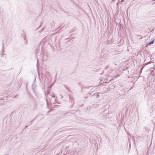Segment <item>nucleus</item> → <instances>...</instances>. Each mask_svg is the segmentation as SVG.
Listing matches in <instances>:
<instances>
[{
    "mask_svg": "<svg viewBox=\"0 0 155 155\" xmlns=\"http://www.w3.org/2000/svg\"><path fill=\"white\" fill-rule=\"evenodd\" d=\"M7 41V39H4V40H3L2 41L3 46L2 51L0 54V55L1 57H3V54L5 55V54L3 53L4 51V45L5 44H6Z\"/></svg>",
    "mask_w": 155,
    "mask_h": 155,
    "instance_id": "f257e3e1",
    "label": "nucleus"
},
{
    "mask_svg": "<svg viewBox=\"0 0 155 155\" xmlns=\"http://www.w3.org/2000/svg\"><path fill=\"white\" fill-rule=\"evenodd\" d=\"M150 64V65L149 66V67H153V69L154 70H155V68H154V67L155 65L153 62H152L151 61L148 62L147 63H145L144 64V66H146L148 64Z\"/></svg>",
    "mask_w": 155,
    "mask_h": 155,
    "instance_id": "f03ea898",
    "label": "nucleus"
},
{
    "mask_svg": "<svg viewBox=\"0 0 155 155\" xmlns=\"http://www.w3.org/2000/svg\"><path fill=\"white\" fill-rule=\"evenodd\" d=\"M36 78L35 77L34 79V82L32 85V88L34 93H35V91H36L35 89L36 87V85L35 83V82L36 81Z\"/></svg>",
    "mask_w": 155,
    "mask_h": 155,
    "instance_id": "7ed1b4c3",
    "label": "nucleus"
},
{
    "mask_svg": "<svg viewBox=\"0 0 155 155\" xmlns=\"http://www.w3.org/2000/svg\"><path fill=\"white\" fill-rule=\"evenodd\" d=\"M36 96L38 98H40L41 97V96L39 94H37L36 93V91H35V93H34Z\"/></svg>",
    "mask_w": 155,
    "mask_h": 155,
    "instance_id": "20e7f679",
    "label": "nucleus"
},
{
    "mask_svg": "<svg viewBox=\"0 0 155 155\" xmlns=\"http://www.w3.org/2000/svg\"><path fill=\"white\" fill-rule=\"evenodd\" d=\"M154 40L155 39H153V40H152L151 42H150L149 43H147V45L145 47H147L148 45H150L151 44H153L154 42Z\"/></svg>",
    "mask_w": 155,
    "mask_h": 155,
    "instance_id": "39448f33",
    "label": "nucleus"
},
{
    "mask_svg": "<svg viewBox=\"0 0 155 155\" xmlns=\"http://www.w3.org/2000/svg\"><path fill=\"white\" fill-rule=\"evenodd\" d=\"M151 71L150 76H152L154 77V71L153 70H150Z\"/></svg>",
    "mask_w": 155,
    "mask_h": 155,
    "instance_id": "423d86ee",
    "label": "nucleus"
},
{
    "mask_svg": "<svg viewBox=\"0 0 155 155\" xmlns=\"http://www.w3.org/2000/svg\"><path fill=\"white\" fill-rule=\"evenodd\" d=\"M49 93H50V91H48V90L46 92H45V96L46 97H47L48 95L49 94Z\"/></svg>",
    "mask_w": 155,
    "mask_h": 155,
    "instance_id": "0eeeda50",
    "label": "nucleus"
},
{
    "mask_svg": "<svg viewBox=\"0 0 155 155\" xmlns=\"http://www.w3.org/2000/svg\"><path fill=\"white\" fill-rule=\"evenodd\" d=\"M155 1V0H152L151 1V2L152 3V5L154 4L155 2H154Z\"/></svg>",
    "mask_w": 155,
    "mask_h": 155,
    "instance_id": "6e6552de",
    "label": "nucleus"
},
{
    "mask_svg": "<svg viewBox=\"0 0 155 155\" xmlns=\"http://www.w3.org/2000/svg\"><path fill=\"white\" fill-rule=\"evenodd\" d=\"M69 112H70V113L74 114L75 112V111H69Z\"/></svg>",
    "mask_w": 155,
    "mask_h": 155,
    "instance_id": "1a4fd4ad",
    "label": "nucleus"
},
{
    "mask_svg": "<svg viewBox=\"0 0 155 155\" xmlns=\"http://www.w3.org/2000/svg\"><path fill=\"white\" fill-rule=\"evenodd\" d=\"M99 96H100V95L99 94H97L96 96V98H98V97H99Z\"/></svg>",
    "mask_w": 155,
    "mask_h": 155,
    "instance_id": "9d476101",
    "label": "nucleus"
},
{
    "mask_svg": "<svg viewBox=\"0 0 155 155\" xmlns=\"http://www.w3.org/2000/svg\"><path fill=\"white\" fill-rule=\"evenodd\" d=\"M37 117V116H36L35 118H34L32 120V122L33 121H34L35 119Z\"/></svg>",
    "mask_w": 155,
    "mask_h": 155,
    "instance_id": "9b49d317",
    "label": "nucleus"
},
{
    "mask_svg": "<svg viewBox=\"0 0 155 155\" xmlns=\"http://www.w3.org/2000/svg\"><path fill=\"white\" fill-rule=\"evenodd\" d=\"M68 148H69V146H66L65 147V149H67Z\"/></svg>",
    "mask_w": 155,
    "mask_h": 155,
    "instance_id": "f8f14e48",
    "label": "nucleus"
},
{
    "mask_svg": "<svg viewBox=\"0 0 155 155\" xmlns=\"http://www.w3.org/2000/svg\"><path fill=\"white\" fill-rule=\"evenodd\" d=\"M42 23H41V25L38 27V28H40V27H41V25H42Z\"/></svg>",
    "mask_w": 155,
    "mask_h": 155,
    "instance_id": "ddd939ff",
    "label": "nucleus"
},
{
    "mask_svg": "<svg viewBox=\"0 0 155 155\" xmlns=\"http://www.w3.org/2000/svg\"><path fill=\"white\" fill-rule=\"evenodd\" d=\"M112 39H110V43H111L112 42Z\"/></svg>",
    "mask_w": 155,
    "mask_h": 155,
    "instance_id": "4468645a",
    "label": "nucleus"
},
{
    "mask_svg": "<svg viewBox=\"0 0 155 155\" xmlns=\"http://www.w3.org/2000/svg\"><path fill=\"white\" fill-rule=\"evenodd\" d=\"M28 126H26L25 128H24V129H26L27 127H28Z\"/></svg>",
    "mask_w": 155,
    "mask_h": 155,
    "instance_id": "2eb2a0df",
    "label": "nucleus"
},
{
    "mask_svg": "<svg viewBox=\"0 0 155 155\" xmlns=\"http://www.w3.org/2000/svg\"><path fill=\"white\" fill-rule=\"evenodd\" d=\"M124 0H122L121 1V2H123L124 1Z\"/></svg>",
    "mask_w": 155,
    "mask_h": 155,
    "instance_id": "dca6fc26",
    "label": "nucleus"
},
{
    "mask_svg": "<svg viewBox=\"0 0 155 155\" xmlns=\"http://www.w3.org/2000/svg\"><path fill=\"white\" fill-rule=\"evenodd\" d=\"M46 101H47V104H48L47 98H46Z\"/></svg>",
    "mask_w": 155,
    "mask_h": 155,
    "instance_id": "f3484780",
    "label": "nucleus"
},
{
    "mask_svg": "<svg viewBox=\"0 0 155 155\" xmlns=\"http://www.w3.org/2000/svg\"><path fill=\"white\" fill-rule=\"evenodd\" d=\"M44 28H43L41 30V31H42V30H43L44 29Z\"/></svg>",
    "mask_w": 155,
    "mask_h": 155,
    "instance_id": "a211bd4d",
    "label": "nucleus"
},
{
    "mask_svg": "<svg viewBox=\"0 0 155 155\" xmlns=\"http://www.w3.org/2000/svg\"><path fill=\"white\" fill-rule=\"evenodd\" d=\"M70 100H73V99H72L70 97Z\"/></svg>",
    "mask_w": 155,
    "mask_h": 155,
    "instance_id": "6ab92c4d",
    "label": "nucleus"
},
{
    "mask_svg": "<svg viewBox=\"0 0 155 155\" xmlns=\"http://www.w3.org/2000/svg\"><path fill=\"white\" fill-rule=\"evenodd\" d=\"M32 122V121H30V122H29V124L30 125V124H31V123Z\"/></svg>",
    "mask_w": 155,
    "mask_h": 155,
    "instance_id": "aec40b11",
    "label": "nucleus"
},
{
    "mask_svg": "<svg viewBox=\"0 0 155 155\" xmlns=\"http://www.w3.org/2000/svg\"><path fill=\"white\" fill-rule=\"evenodd\" d=\"M119 40H120V41H120L122 39H120Z\"/></svg>",
    "mask_w": 155,
    "mask_h": 155,
    "instance_id": "412c9836",
    "label": "nucleus"
},
{
    "mask_svg": "<svg viewBox=\"0 0 155 155\" xmlns=\"http://www.w3.org/2000/svg\"><path fill=\"white\" fill-rule=\"evenodd\" d=\"M132 88H133V87H131L130 88V89H131Z\"/></svg>",
    "mask_w": 155,
    "mask_h": 155,
    "instance_id": "4be33fe9",
    "label": "nucleus"
},
{
    "mask_svg": "<svg viewBox=\"0 0 155 155\" xmlns=\"http://www.w3.org/2000/svg\"><path fill=\"white\" fill-rule=\"evenodd\" d=\"M107 41L108 42V41H109L108 39H107Z\"/></svg>",
    "mask_w": 155,
    "mask_h": 155,
    "instance_id": "5701e85b",
    "label": "nucleus"
},
{
    "mask_svg": "<svg viewBox=\"0 0 155 155\" xmlns=\"http://www.w3.org/2000/svg\"><path fill=\"white\" fill-rule=\"evenodd\" d=\"M115 0H112V1L114 2Z\"/></svg>",
    "mask_w": 155,
    "mask_h": 155,
    "instance_id": "b1692460",
    "label": "nucleus"
},
{
    "mask_svg": "<svg viewBox=\"0 0 155 155\" xmlns=\"http://www.w3.org/2000/svg\"><path fill=\"white\" fill-rule=\"evenodd\" d=\"M143 67H142V68H141L142 69H143Z\"/></svg>",
    "mask_w": 155,
    "mask_h": 155,
    "instance_id": "393cba45",
    "label": "nucleus"
},
{
    "mask_svg": "<svg viewBox=\"0 0 155 155\" xmlns=\"http://www.w3.org/2000/svg\"><path fill=\"white\" fill-rule=\"evenodd\" d=\"M53 97H54V98H55V96H53Z\"/></svg>",
    "mask_w": 155,
    "mask_h": 155,
    "instance_id": "a878e982",
    "label": "nucleus"
},
{
    "mask_svg": "<svg viewBox=\"0 0 155 155\" xmlns=\"http://www.w3.org/2000/svg\"><path fill=\"white\" fill-rule=\"evenodd\" d=\"M142 38H141L140 39H142Z\"/></svg>",
    "mask_w": 155,
    "mask_h": 155,
    "instance_id": "bb28decb",
    "label": "nucleus"
},
{
    "mask_svg": "<svg viewBox=\"0 0 155 155\" xmlns=\"http://www.w3.org/2000/svg\"><path fill=\"white\" fill-rule=\"evenodd\" d=\"M74 102H73V105H74Z\"/></svg>",
    "mask_w": 155,
    "mask_h": 155,
    "instance_id": "cd10ccee",
    "label": "nucleus"
}]
</instances>
